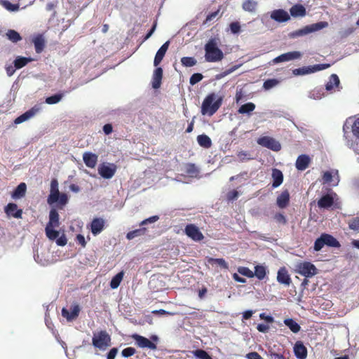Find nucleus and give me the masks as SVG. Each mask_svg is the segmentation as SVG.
<instances>
[{"mask_svg": "<svg viewBox=\"0 0 359 359\" xmlns=\"http://www.w3.org/2000/svg\"><path fill=\"white\" fill-rule=\"evenodd\" d=\"M219 39L210 38L204 46L205 60L208 62H218L224 58V53L219 48Z\"/></svg>", "mask_w": 359, "mask_h": 359, "instance_id": "obj_1", "label": "nucleus"}, {"mask_svg": "<svg viewBox=\"0 0 359 359\" xmlns=\"http://www.w3.org/2000/svg\"><path fill=\"white\" fill-rule=\"evenodd\" d=\"M222 102V97L215 93L209 94L203 100L201 106V114L203 115L212 116L220 107Z\"/></svg>", "mask_w": 359, "mask_h": 359, "instance_id": "obj_2", "label": "nucleus"}, {"mask_svg": "<svg viewBox=\"0 0 359 359\" xmlns=\"http://www.w3.org/2000/svg\"><path fill=\"white\" fill-rule=\"evenodd\" d=\"M47 202L49 205L58 203L62 205H65L68 202L67 194L60 193L58 189V182L56 179H53L51 180L50 194L48 196Z\"/></svg>", "mask_w": 359, "mask_h": 359, "instance_id": "obj_3", "label": "nucleus"}, {"mask_svg": "<svg viewBox=\"0 0 359 359\" xmlns=\"http://www.w3.org/2000/svg\"><path fill=\"white\" fill-rule=\"evenodd\" d=\"M328 26V23L325 21H320L314 24L306 25L302 29L295 30L289 34L290 39H296L301 36H306L309 34L319 31Z\"/></svg>", "mask_w": 359, "mask_h": 359, "instance_id": "obj_4", "label": "nucleus"}, {"mask_svg": "<svg viewBox=\"0 0 359 359\" xmlns=\"http://www.w3.org/2000/svg\"><path fill=\"white\" fill-rule=\"evenodd\" d=\"M110 341V336L106 331H100L97 334H94L92 339L93 345L100 350H105L109 346Z\"/></svg>", "mask_w": 359, "mask_h": 359, "instance_id": "obj_5", "label": "nucleus"}, {"mask_svg": "<svg viewBox=\"0 0 359 359\" xmlns=\"http://www.w3.org/2000/svg\"><path fill=\"white\" fill-rule=\"evenodd\" d=\"M329 67V64H318L311 66H304L293 69L292 74L294 76H304L326 69Z\"/></svg>", "mask_w": 359, "mask_h": 359, "instance_id": "obj_6", "label": "nucleus"}, {"mask_svg": "<svg viewBox=\"0 0 359 359\" xmlns=\"http://www.w3.org/2000/svg\"><path fill=\"white\" fill-rule=\"evenodd\" d=\"M296 272L306 278H311L317 274L318 269L311 262H304L297 264Z\"/></svg>", "mask_w": 359, "mask_h": 359, "instance_id": "obj_7", "label": "nucleus"}, {"mask_svg": "<svg viewBox=\"0 0 359 359\" xmlns=\"http://www.w3.org/2000/svg\"><path fill=\"white\" fill-rule=\"evenodd\" d=\"M117 167L114 163H102L99 165L97 171L99 175L104 179H111L116 172Z\"/></svg>", "mask_w": 359, "mask_h": 359, "instance_id": "obj_8", "label": "nucleus"}, {"mask_svg": "<svg viewBox=\"0 0 359 359\" xmlns=\"http://www.w3.org/2000/svg\"><path fill=\"white\" fill-rule=\"evenodd\" d=\"M322 179L323 184L337 186L340 181L339 171L336 169L325 171L323 173Z\"/></svg>", "mask_w": 359, "mask_h": 359, "instance_id": "obj_9", "label": "nucleus"}, {"mask_svg": "<svg viewBox=\"0 0 359 359\" xmlns=\"http://www.w3.org/2000/svg\"><path fill=\"white\" fill-rule=\"evenodd\" d=\"M257 143L264 147L270 149L274 151H278L281 149V145L279 142L270 137H262L257 140Z\"/></svg>", "mask_w": 359, "mask_h": 359, "instance_id": "obj_10", "label": "nucleus"}, {"mask_svg": "<svg viewBox=\"0 0 359 359\" xmlns=\"http://www.w3.org/2000/svg\"><path fill=\"white\" fill-rule=\"evenodd\" d=\"M302 57V53L299 51H291L280 55L272 60L270 64H278L299 59Z\"/></svg>", "mask_w": 359, "mask_h": 359, "instance_id": "obj_11", "label": "nucleus"}, {"mask_svg": "<svg viewBox=\"0 0 359 359\" xmlns=\"http://www.w3.org/2000/svg\"><path fill=\"white\" fill-rule=\"evenodd\" d=\"M186 235L194 241H201L203 238V235L199 229L194 224H187L184 229Z\"/></svg>", "mask_w": 359, "mask_h": 359, "instance_id": "obj_12", "label": "nucleus"}, {"mask_svg": "<svg viewBox=\"0 0 359 359\" xmlns=\"http://www.w3.org/2000/svg\"><path fill=\"white\" fill-rule=\"evenodd\" d=\"M270 18L274 21L283 23L286 22L290 20V15L289 13L281 8L273 10L270 13Z\"/></svg>", "mask_w": 359, "mask_h": 359, "instance_id": "obj_13", "label": "nucleus"}, {"mask_svg": "<svg viewBox=\"0 0 359 359\" xmlns=\"http://www.w3.org/2000/svg\"><path fill=\"white\" fill-rule=\"evenodd\" d=\"M80 311V307L78 304L71 306L69 310L62 308L61 311L62 316L67 319L68 322H71L76 319Z\"/></svg>", "mask_w": 359, "mask_h": 359, "instance_id": "obj_14", "label": "nucleus"}, {"mask_svg": "<svg viewBox=\"0 0 359 359\" xmlns=\"http://www.w3.org/2000/svg\"><path fill=\"white\" fill-rule=\"evenodd\" d=\"M132 337L135 341L136 344L140 348H148L151 350H156L157 348L155 344L144 337L134 334Z\"/></svg>", "mask_w": 359, "mask_h": 359, "instance_id": "obj_15", "label": "nucleus"}, {"mask_svg": "<svg viewBox=\"0 0 359 359\" xmlns=\"http://www.w3.org/2000/svg\"><path fill=\"white\" fill-rule=\"evenodd\" d=\"M40 110V107L34 106L32 109L27 110L14 120V123L18 125L20 124L33 116H34Z\"/></svg>", "mask_w": 359, "mask_h": 359, "instance_id": "obj_16", "label": "nucleus"}, {"mask_svg": "<svg viewBox=\"0 0 359 359\" xmlns=\"http://www.w3.org/2000/svg\"><path fill=\"white\" fill-rule=\"evenodd\" d=\"M276 279L280 284L285 286H289L292 283L290 276L285 267H281L278 269Z\"/></svg>", "mask_w": 359, "mask_h": 359, "instance_id": "obj_17", "label": "nucleus"}, {"mask_svg": "<svg viewBox=\"0 0 359 359\" xmlns=\"http://www.w3.org/2000/svg\"><path fill=\"white\" fill-rule=\"evenodd\" d=\"M105 220L103 218H94L90 224V231L94 236L100 234L104 229Z\"/></svg>", "mask_w": 359, "mask_h": 359, "instance_id": "obj_18", "label": "nucleus"}, {"mask_svg": "<svg viewBox=\"0 0 359 359\" xmlns=\"http://www.w3.org/2000/svg\"><path fill=\"white\" fill-rule=\"evenodd\" d=\"M4 211L9 217H13L16 219L22 217V210L18 209V205L13 203H9L4 208Z\"/></svg>", "mask_w": 359, "mask_h": 359, "instance_id": "obj_19", "label": "nucleus"}, {"mask_svg": "<svg viewBox=\"0 0 359 359\" xmlns=\"http://www.w3.org/2000/svg\"><path fill=\"white\" fill-rule=\"evenodd\" d=\"M294 355L298 359H306L307 357V348L302 341H297L293 347Z\"/></svg>", "mask_w": 359, "mask_h": 359, "instance_id": "obj_20", "label": "nucleus"}, {"mask_svg": "<svg viewBox=\"0 0 359 359\" xmlns=\"http://www.w3.org/2000/svg\"><path fill=\"white\" fill-rule=\"evenodd\" d=\"M169 44H170V41H167L157 50L155 57H154V65L155 67H157L161 62L162 60L163 59V57L168 49Z\"/></svg>", "mask_w": 359, "mask_h": 359, "instance_id": "obj_21", "label": "nucleus"}, {"mask_svg": "<svg viewBox=\"0 0 359 359\" xmlns=\"http://www.w3.org/2000/svg\"><path fill=\"white\" fill-rule=\"evenodd\" d=\"M98 159L97 155L90 151L83 153V160L86 165L90 168H94Z\"/></svg>", "mask_w": 359, "mask_h": 359, "instance_id": "obj_22", "label": "nucleus"}, {"mask_svg": "<svg viewBox=\"0 0 359 359\" xmlns=\"http://www.w3.org/2000/svg\"><path fill=\"white\" fill-rule=\"evenodd\" d=\"M350 127L352 128L353 135L356 137L357 140H359V118H358L353 124H349L348 121L344 123L343 131L344 133L345 139L348 138L346 129H349Z\"/></svg>", "mask_w": 359, "mask_h": 359, "instance_id": "obj_23", "label": "nucleus"}, {"mask_svg": "<svg viewBox=\"0 0 359 359\" xmlns=\"http://www.w3.org/2000/svg\"><path fill=\"white\" fill-rule=\"evenodd\" d=\"M163 78V69L161 67H156L152 76V87L154 89L160 88L161 80Z\"/></svg>", "mask_w": 359, "mask_h": 359, "instance_id": "obj_24", "label": "nucleus"}, {"mask_svg": "<svg viewBox=\"0 0 359 359\" xmlns=\"http://www.w3.org/2000/svg\"><path fill=\"white\" fill-rule=\"evenodd\" d=\"M310 163V158L309 156L302 154L298 156L297 161H296V168L298 170H306Z\"/></svg>", "mask_w": 359, "mask_h": 359, "instance_id": "obj_25", "label": "nucleus"}, {"mask_svg": "<svg viewBox=\"0 0 359 359\" xmlns=\"http://www.w3.org/2000/svg\"><path fill=\"white\" fill-rule=\"evenodd\" d=\"M339 86H340V81H339V76L337 74H333L330 76L329 81L325 84V89L327 91H332L334 88L339 89L340 88Z\"/></svg>", "mask_w": 359, "mask_h": 359, "instance_id": "obj_26", "label": "nucleus"}, {"mask_svg": "<svg viewBox=\"0 0 359 359\" xmlns=\"http://www.w3.org/2000/svg\"><path fill=\"white\" fill-rule=\"evenodd\" d=\"M289 201L290 194L287 190H285L277 197L276 203L280 208H285L288 205Z\"/></svg>", "mask_w": 359, "mask_h": 359, "instance_id": "obj_27", "label": "nucleus"}, {"mask_svg": "<svg viewBox=\"0 0 359 359\" xmlns=\"http://www.w3.org/2000/svg\"><path fill=\"white\" fill-rule=\"evenodd\" d=\"M290 15L294 18L304 17L306 15V8L302 4H295L290 9Z\"/></svg>", "mask_w": 359, "mask_h": 359, "instance_id": "obj_28", "label": "nucleus"}, {"mask_svg": "<svg viewBox=\"0 0 359 359\" xmlns=\"http://www.w3.org/2000/svg\"><path fill=\"white\" fill-rule=\"evenodd\" d=\"M272 187L277 188L283 183V175L280 170L274 168L272 170Z\"/></svg>", "mask_w": 359, "mask_h": 359, "instance_id": "obj_29", "label": "nucleus"}, {"mask_svg": "<svg viewBox=\"0 0 359 359\" xmlns=\"http://www.w3.org/2000/svg\"><path fill=\"white\" fill-rule=\"evenodd\" d=\"M32 42L34 45L36 52L37 53H41L45 47L43 36L41 34H38L33 38Z\"/></svg>", "mask_w": 359, "mask_h": 359, "instance_id": "obj_30", "label": "nucleus"}, {"mask_svg": "<svg viewBox=\"0 0 359 359\" xmlns=\"http://www.w3.org/2000/svg\"><path fill=\"white\" fill-rule=\"evenodd\" d=\"M59 224V214L55 209L52 208L49 212V221L46 226L57 227Z\"/></svg>", "mask_w": 359, "mask_h": 359, "instance_id": "obj_31", "label": "nucleus"}, {"mask_svg": "<svg viewBox=\"0 0 359 359\" xmlns=\"http://www.w3.org/2000/svg\"><path fill=\"white\" fill-rule=\"evenodd\" d=\"M321 236L325 242L326 246L332 248L340 247L339 242L333 236L325 233H322Z\"/></svg>", "mask_w": 359, "mask_h": 359, "instance_id": "obj_32", "label": "nucleus"}, {"mask_svg": "<svg viewBox=\"0 0 359 359\" xmlns=\"http://www.w3.org/2000/svg\"><path fill=\"white\" fill-rule=\"evenodd\" d=\"M334 203L333 198L328 195L323 196L318 201V205L320 208H328L332 205Z\"/></svg>", "mask_w": 359, "mask_h": 359, "instance_id": "obj_33", "label": "nucleus"}, {"mask_svg": "<svg viewBox=\"0 0 359 359\" xmlns=\"http://www.w3.org/2000/svg\"><path fill=\"white\" fill-rule=\"evenodd\" d=\"M27 186L24 182H21L17 186L12 194V198L14 199H19L23 197L26 193Z\"/></svg>", "mask_w": 359, "mask_h": 359, "instance_id": "obj_34", "label": "nucleus"}, {"mask_svg": "<svg viewBox=\"0 0 359 359\" xmlns=\"http://www.w3.org/2000/svg\"><path fill=\"white\" fill-rule=\"evenodd\" d=\"M197 142L201 147L208 149L212 145L211 139L206 135H199L197 137Z\"/></svg>", "mask_w": 359, "mask_h": 359, "instance_id": "obj_35", "label": "nucleus"}, {"mask_svg": "<svg viewBox=\"0 0 359 359\" xmlns=\"http://www.w3.org/2000/svg\"><path fill=\"white\" fill-rule=\"evenodd\" d=\"M32 59L22 56H18L13 61V65L16 69H20L27 65Z\"/></svg>", "mask_w": 359, "mask_h": 359, "instance_id": "obj_36", "label": "nucleus"}, {"mask_svg": "<svg viewBox=\"0 0 359 359\" xmlns=\"http://www.w3.org/2000/svg\"><path fill=\"white\" fill-rule=\"evenodd\" d=\"M284 324L293 332L297 333L299 332L301 327L292 318H286L284 320Z\"/></svg>", "mask_w": 359, "mask_h": 359, "instance_id": "obj_37", "label": "nucleus"}, {"mask_svg": "<svg viewBox=\"0 0 359 359\" xmlns=\"http://www.w3.org/2000/svg\"><path fill=\"white\" fill-rule=\"evenodd\" d=\"M257 6V2L255 0H245L243 4L242 8L244 11L248 12H255Z\"/></svg>", "mask_w": 359, "mask_h": 359, "instance_id": "obj_38", "label": "nucleus"}, {"mask_svg": "<svg viewBox=\"0 0 359 359\" xmlns=\"http://www.w3.org/2000/svg\"><path fill=\"white\" fill-rule=\"evenodd\" d=\"M255 109V104L252 102H248L244 104H242L238 111L239 114H250L254 109Z\"/></svg>", "mask_w": 359, "mask_h": 359, "instance_id": "obj_39", "label": "nucleus"}, {"mask_svg": "<svg viewBox=\"0 0 359 359\" xmlns=\"http://www.w3.org/2000/svg\"><path fill=\"white\" fill-rule=\"evenodd\" d=\"M8 40L13 43H17L22 40L20 34L14 29H8L6 34Z\"/></svg>", "mask_w": 359, "mask_h": 359, "instance_id": "obj_40", "label": "nucleus"}, {"mask_svg": "<svg viewBox=\"0 0 359 359\" xmlns=\"http://www.w3.org/2000/svg\"><path fill=\"white\" fill-rule=\"evenodd\" d=\"M255 276L259 280H263L266 275V269L264 265H257L255 266Z\"/></svg>", "mask_w": 359, "mask_h": 359, "instance_id": "obj_41", "label": "nucleus"}, {"mask_svg": "<svg viewBox=\"0 0 359 359\" xmlns=\"http://www.w3.org/2000/svg\"><path fill=\"white\" fill-rule=\"evenodd\" d=\"M124 273L121 271L116 274L110 281V287L112 289H116L119 285L123 279Z\"/></svg>", "mask_w": 359, "mask_h": 359, "instance_id": "obj_42", "label": "nucleus"}, {"mask_svg": "<svg viewBox=\"0 0 359 359\" xmlns=\"http://www.w3.org/2000/svg\"><path fill=\"white\" fill-rule=\"evenodd\" d=\"M53 226H46L45 231L46 236L52 241L55 240L59 236V231L54 229Z\"/></svg>", "mask_w": 359, "mask_h": 359, "instance_id": "obj_43", "label": "nucleus"}, {"mask_svg": "<svg viewBox=\"0 0 359 359\" xmlns=\"http://www.w3.org/2000/svg\"><path fill=\"white\" fill-rule=\"evenodd\" d=\"M208 262L210 264H216L223 269H228L229 266L226 261L222 258H212L208 259Z\"/></svg>", "mask_w": 359, "mask_h": 359, "instance_id": "obj_44", "label": "nucleus"}, {"mask_svg": "<svg viewBox=\"0 0 359 359\" xmlns=\"http://www.w3.org/2000/svg\"><path fill=\"white\" fill-rule=\"evenodd\" d=\"M63 93H57L46 98V103L48 104H54L58 103L62 98Z\"/></svg>", "mask_w": 359, "mask_h": 359, "instance_id": "obj_45", "label": "nucleus"}, {"mask_svg": "<svg viewBox=\"0 0 359 359\" xmlns=\"http://www.w3.org/2000/svg\"><path fill=\"white\" fill-rule=\"evenodd\" d=\"M181 63L186 67H191L196 65L197 60L194 57H183L181 58Z\"/></svg>", "mask_w": 359, "mask_h": 359, "instance_id": "obj_46", "label": "nucleus"}, {"mask_svg": "<svg viewBox=\"0 0 359 359\" xmlns=\"http://www.w3.org/2000/svg\"><path fill=\"white\" fill-rule=\"evenodd\" d=\"M145 231H146L145 228H141V229H135V230L129 231L126 235V238L128 240H132L137 236H140L143 235Z\"/></svg>", "mask_w": 359, "mask_h": 359, "instance_id": "obj_47", "label": "nucleus"}, {"mask_svg": "<svg viewBox=\"0 0 359 359\" xmlns=\"http://www.w3.org/2000/svg\"><path fill=\"white\" fill-rule=\"evenodd\" d=\"M279 83V81L276 79H270L266 80L263 83V88L266 90H269Z\"/></svg>", "mask_w": 359, "mask_h": 359, "instance_id": "obj_48", "label": "nucleus"}, {"mask_svg": "<svg viewBox=\"0 0 359 359\" xmlns=\"http://www.w3.org/2000/svg\"><path fill=\"white\" fill-rule=\"evenodd\" d=\"M1 5L8 11L11 12H15L18 11L19 9V5L18 4H13L11 3L8 0H3L1 1Z\"/></svg>", "mask_w": 359, "mask_h": 359, "instance_id": "obj_49", "label": "nucleus"}, {"mask_svg": "<svg viewBox=\"0 0 359 359\" xmlns=\"http://www.w3.org/2000/svg\"><path fill=\"white\" fill-rule=\"evenodd\" d=\"M237 156L239 158V161L241 162L254 159V157L251 155V154L245 151H238Z\"/></svg>", "mask_w": 359, "mask_h": 359, "instance_id": "obj_50", "label": "nucleus"}, {"mask_svg": "<svg viewBox=\"0 0 359 359\" xmlns=\"http://www.w3.org/2000/svg\"><path fill=\"white\" fill-rule=\"evenodd\" d=\"M238 272L242 276L248 278H253L255 276L254 272L248 267L241 266L238 269Z\"/></svg>", "mask_w": 359, "mask_h": 359, "instance_id": "obj_51", "label": "nucleus"}, {"mask_svg": "<svg viewBox=\"0 0 359 359\" xmlns=\"http://www.w3.org/2000/svg\"><path fill=\"white\" fill-rule=\"evenodd\" d=\"M348 224L350 229L359 231V216L350 219Z\"/></svg>", "mask_w": 359, "mask_h": 359, "instance_id": "obj_52", "label": "nucleus"}, {"mask_svg": "<svg viewBox=\"0 0 359 359\" xmlns=\"http://www.w3.org/2000/svg\"><path fill=\"white\" fill-rule=\"evenodd\" d=\"M325 245H326L325 242L320 235V237L315 241L313 249L315 251H320Z\"/></svg>", "mask_w": 359, "mask_h": 359, "instance_id": "obj_53", "label": "nucleus"}, {"mask_svg": "<svg viewBox=\"0 0 359 359\" xmlns=\"http://www.w3.org/2000/svg\"><path fill=\"white\" fill-rule=\"evenodd\" d=\"M194 355L197 358H199V359H212L210 355L209 354L203 351V350H201V349H198V350H196L194 352Z\"/></svg>", "mask_w": 359, "mask_h": 359, "instance_id": "obj_54", "label": "nucleus"}, {"mask_svg": "<svg viewBox=\"0 0 359 359\" xmlns=\"http://www.w3.org/2000/svg\"><path fill=\"white\" fill-rule=\"evenodd\" d=\"M203 78V76L201 73H194L191 76L189 83L191 86H194L201 81Z\"/></svg>", "mask_w": 359, "mask_h": 359, "instance_id": "obj_55", "label": "nucleus"}, {"mask_svg": "<svg viewBox=\"0 0 359 359\" xmlns=\"http://www.w3.org/2000/svg\"><path fill=\"white\" fill-rule=\"evenodd\" d=\"M186 172L191 176H196L198 173V170L194 164H188L186 167Z\"/></svg>", "mask_w": 359, "mask_h": 359, "instance_id": "obj_56", "label": "nucleus"}, {"mask_svg": "<svg viewBox=\"0 0 359 359\" xmlns=\"http://www.w3.org/2000/svg\"><path fill=\"white\" fill-rule=\"evenodd\" d=\"M135 352L136 350L135 348L128 347L122 350L121 355L124 358H128L133 355L135 353Z\"/></svg>", "mask_w": 359, "mask_h": 359, "instance_id": "obj_57", "label": "nucleus"}, {"mask_svg": "<svg viewBox=\"0 0 359 359\" xmlns=\"http://www.w3.org/2000/svg\"><path fill=\"white\" fill-rule=\"evenodd\" d=\"M230 30L232 34H237L241 31V25L238 22H233L229 25Z\"/></svg>", "mask_w": 359, "mask_h": 359, "instance_id": "obj_58", "label": "nucleus"}, {"mask_svg": "<svg viewBox=\"0 0 359 359\" xmlns=\"http://www.w3.org/2000/svg\"><path fill=\"white\" fill-rule=\"evenodd\" d=\"M158 219H159V217L158 215L151 216V217L142 221V222L140 223V226H144V225H147L149 224H153V223L157 222Z\"/></svg>", "mask_w": 359, "mask_h": 359, "instance_id": "obj_59", "label": "nucleus"}, {"mask_svg": "<svg viewBox=\"0 0 359 359\" xmlns=\"http://www.w3.org/2000/svg\"><path fill=\"white\" fill-rule=\"evenodd\" d=\"M323 94L320 90H313L309 94V97L312 100H320Z\"/></svg>", "mask_w": 359, "mask_h": 359, "instance_id": "obj_60", "label": "nucleus"}, {"mask_svg": "<svg viewBox=\"0 0 359 359\" xmlns=\"http://www.w3.org/2000/svg\"><path fill=\"white\" fill-rule=\"evenodd\" d=\"M274 219L278 223L283 224H285L287 223L285 217L280 212L276 213L274 216Z\"/></svg>", "mask_w": 359, "mask_h": 359, "instance_id": "obj_61", "label": "nucleus"}, {"mask_svg": "<svg viewBox=\"0 0 359 359\" xmlns=\"http://www.w3.org/2000/svg\"><path fill=\"white\" fill-rule=\"evenodd\" d=\"M67 240L65 234L61 236H58L56 238V244L59 246H65L67 244Z\"/></svg>", "mask_w": 359, "mask_h": 359, "instance_id": "obj_62", "label": "nucleus"}, {"mask_svg": "<svg viewBox=\"0 0 359 359\" xmlns=\"http://www.w3.org/2000/svg\"><path fill=\"white\" fill-rule=\"evenodd\" d=\"M118 350L117 348L114 347L111 348L107 355V359H114L116 354L118 353Z\"/></svg>", "mask_w": 359, "mask_h": 359, "instance_id": "obj_63", "label": "nucleus"}, {"mask_svg": "<svg viewBox=\"0 0 359 359\" xmlns=\"http://www.w3.org/2000/svg\"><path fill=\"white\" fill-rule=\"evenodd\" d=\"M248 359H264L257 352H250L246 355Z\"/></svg>", "mask_w": 359, "mask_h": 359, "instance_id": "obj_64", "label": "nucleus"}]
</instances>
